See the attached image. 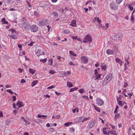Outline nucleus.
I'll return each instance as SVG.
<instances>
[{
	"mask_svg": "<svg viewBox=\"0 0 135 135\" xmlns=\"http://www.w3.org/2000/svg\"><path fill=\"white\" fill-rule=\"evenodd\" d=\"M96 104L98 106H101L104 104L103 100L100 98H98L96 99Z\"/></svg>",
	"mask_w": 135,
	"mask_h": 135,
	"instance_id": "obj_7",
	"label": "nucleus"
},
{
	"mask_svg": "<svg viewBox=\"0 0 135 135\" xmlns=\"http://www.w3.org/2000/svg\"><path fill=\"white\" fill-rule=\"evenodd\" d=\"M120 117V114H115L114 117V119L115 120H117V118H118Z\"/></svg>",
	"mask_w": 135,
	"mask_h": 135,
	"instance_id": "obj_30",
	"label": "nucleus"
},
{
	"mask_svg": "<svg viewBox=\"0 0 135 135\" xmlns=\"http://www.w3.org/2000/svg\"><path fill=\"white\" fill-rule=\"evenodd\" d=\"M40 61L43 63H45L47 61V59H40Z\"/></svg>",
	"mask_w": 135,
	"mask_h": 135,
	"instance_id": "obj_35",
	"label": "nucleus"
},
{
	"mask_svg": "<svg viewBox=\"0 0 135 135\" xmlns=\"http://www.w3.org/2000/svg\"><path fill=\"white\" fill-rule=\"evenodd\" d=\"M16 105L18 106V109L24 106L23 103L21 102L18 101L16 104Z\"/></svg>",
	"mask_w": 135,
	"mask_h": 135,
	"instance_id": "obj_12",
	"label": "nucleus"
},
{
	"mask_svg": "<svg viewBox=\"0 0 135 135\" xmlns=\"http://www.w3.org/2000/svg\"><path fill=\"white\" fill-rule=\"evenodd\" d=\"M97 22L100 23L99 24H100V22H101V21L99 19L98 17L97 18Z\"/></svg>",
	"mask_w": 135,
	"mask_h": 135,
	"instance_id": "obj_53",
	"label": "nucleus"
},
{
	"mask_svg": "<svg viewBox=\"0 0 135 135\" xmlns=\"http://www.w3.org/2000/svg\"><path fill=\"white\" fill-rule=\"evenodd\" d=\"M18 70L21 73H22L23 71V70H22V69L20 68H18Z\"/></svg>",
	"mask_w": 135,
	"mask_h": 135,
	"instance_id": "obj_52",
	"label": "nucleus"
},
{
	"mask_svg": "<svg viewBox=\"0 0 135 135\" xmlns=\"http://www.w3.org/2000/svg\"><path fill=\"white\" fill-rule=\"evenodd\" d=\"M74 90H75V89L74 88H71V89H70V92H72V91H73Z\"/></svg>",
	"mask_w": 135,
	"mask_h": 135,
	"instance_id": "obj_64",
	"label": "nucleus"
},
{
	"mask_svg": "<svg viewBox=\"0 0 135 135\" xmlns=\"http://www.w3.org/2000/svg\"><path fill=\"white\" fill-rule=\"evenodd\" d=\"M83 97L85 99H86V100H89V99L88 98V96H86V95H83Z\"/></svg>",
	"mask_w": 135,
	"mask_h": 135,
	"instance_id": "obj_43",
	"label": "nucleus"
},
{
	"mask_svg": "<svg viewBox=\"0 0 135 135\" xmlns=\"http://www.w3.org/2000/svg\"><path fill=\"white\" fill-rule=\"evenodd\" d=\"M72 124V122H68L65 123L64 125L68 127V126L70 124Z\"/></svg>",
	"mask_w": 135,
	"mask_h": 135,
	"instance_id": "obj_38",
	"label": "nucleus"
},
{
	"mask_svg": "<svg viewBox=\"0 0 135 135\" xmlns=\"http://www.w3.org/2000/svg\"><path fill=\"white\" fill-rule=\"evenodd\" d=\"M13 98L12 101L15 102L16 99V98L15 96H13L12 97Z\"/></svg>",
	"mask_w": 135,
	"mask_h": 135,
	"instance_id": "obj_46",
	"label": "nucleus"
},
{
	"mask_svg": "<svg viewBox=\"0 0 135 135\" xmlns=\"http://www.w3.org/2000/svg\"><path fill=\"white\" fill-rule=\"evenodd\" d=\"M51 15L54 16V17H57L59 16L58 13L56 12H53L51 13Z\"/></svg>",
	"mask_w": 135,
	"mask_h": 135,
	"instance_id": "obj_16",
	"label": "nucleus"
},
{
	"mask_svg": "<svg viewBox=\"0 0 135 135\" xmlns=\"http://www.w3.org/2000/svg\"><path fill=\"white\" fill-rule=\"evenodd\" d=\"M78 38V36H73L72 37V38L73 39H77Z\"/></svg>",
	"mask_w": 135,
	"mask_h": 135,
	"instance_id": "obj_59",
	"label": "nucleus"
},
{
	"mask_svg": "<svg viewBox=\"0 0 135 135\" xmlns=\"http://www.w3.org/2000/svg\"><path fill=\"white\" fill-rule=\"evenodd\" d=\"M67 86L69 88L72 87L73 86V85L69 81H68L67 82Z\"/></svg>",
	"mask_w": 135,
	"mask_h": 135,
	"instance_id": "obj_24",
	"label": "nucleus"
},
{
	"mask_svg": "<svg viewBox=\"0 0 135 135\" xmlns=\"http://www.w3.org/2000/svg\"><path fill=\"white\" fill-rule=\"evenodd\" d=\"M25 82V80L24 79H22L21 80V83H23Z\"/></svg>",
	"mask_w": 135,
	"mask_h": 135,
	"instance_id": "obj_58",
	"label": "nucleus"
},
{
	"mask_svg": "<svg viewBox=\"0 0 135 135\" xmlns=\"http://www.w3.org/2000/svg\"><path fill=\"white\" fill-rule=\"evenodd\" d=\"M47 117V116L45 115H40V114H38L37 115V117L38 118H41L42 117H43L44 119H45V117Z\"/></svg>",
	"mask_w": 135,
	"mask_h": 135,
	"instance_id": "obj_27",
	"label": "nucleus"
},
{
	"mask_svg": "<svg viewBox=\"0 0 135 135\" xmlns=\"http://www.w3.org/2000/svg\"><path fill=\"white\" fill-rule=\"evenodd\" d=\"M133 13H132V16H131V20L132 21H133L134 20V17L133 15Z\"/></svg>",
	"mask_w": 135,
	"mask_h": 135,
	"instance_id": "obj_48",
	"label": "nucleus"
},
{
	"mask_svg": "<svg viewBox=\"0 0 135 135\" xmlns=\"http://www.w3.org/2000/svg\"><path fill=\"white\" fill-rule=\"evenodd\" d=\"M49 131L51 132H53L54 131V129L52 128H50L49 129Z\"/></svg>",
	"mask_w": 135,
	"mask_h": 135,
	"instance_id": "obj_57",
	"label": "nucleus"
},
{
	"mask_svg": "<svg viewBox=\"0 0 135 135\" xmlns=\"http://www.w3.org/2000/svg\"><path fill=\"white\" fill-rule=\"evenodd\" d=\"M70 31L67 30H65L64 31V32L65 34H68L69 33Z\"/></svg>",
	"mask_w": 135,
	"mask_h": 135,
	"instance_id": "obj_44",
	"label": "nucleus"
},
{
	"mask_svg": "<svg viewBox=\"0 0 135 135\" xmlns=\"http://www.w3.org/2000/svg\"><path fill=\"white\" fill-rule=\"evenodd\" d=\"M9 30L10 31L12 32V33L13 34H14L15 33H16V31L15 30H14L13 29H9Z\"/></svg>",
	"mask_w": 135,
	"mask_h": 135,
	"instance_id": "obj_28",
	"label": "nucleus"
},
{
	"mask_svg": "<svg viewBox=\"0 0 135 135\" xmlns=\"http://www.w3.org/2000/svg\"><path fill=\"white\" fill-rule=\"evenodd\" d=\"M38 29V26L35 25H32L30 27V30L32 32H36Z\"/></svg>",
	"mask_w": 135,
	"mask_h": 135,
	"instance_id": "obj_9",
	"label": "nucleus"
},
{
	"mask_svg": "<svg viewBox=\"0 0 135 135\" xmlns=\"http://www.w3.org/2000/svg\"><path fill=\"white\" fill-rule=\"evenodd\" d=\"M69 53L72 56H76L77 55L76 54L74 53V52L71 51H69Z\"/></svg>",
	"mask_w": 135,
	"mask_h": 135,
	"instance_id": "obj_23",
	"label": "nucleus"
},
{
	"mask_svg": "<svg viewBox=\"0 0 135 135\" xmlns=\"http://www.w3.org/2000/svg\"><path fill=\"white\" fill-rule=\"evenodd\" d=\"M99 26H100L99 27H101L103 29H104L105 27V26H103L101 23H100V24H99Z\"/></svg>",
	"mask_w": 135,
	"mask_h": 135,
	"instance_id": "obj_47",
	"label": "nucleus"
},
{
	"mask_svg": "<svg viewBox=\"0 0 135 135\" xmlns=\"http://www.w3.org/2000/svg\"><path fill=\"white\" fill-rule=\"evenodd\" d=\"M9 37L11 38H12L13 39H16L17 38V37L13 35H9Z\"/></svg>",
	"mask_w": 135,
	"mask_h": 135,
	"instance_id": "obj_25",
	"label": "nucleus"
},
{
	"mask_svg": "<svg viewBox=\"0 0 135 135\" xmlns=\"http://www.w3.org/2000/svg\"><path fill=\"white\" fill-rule=\"evenodd\" d=\"M81 62L84 64H86L88 62V59L87 57L84 56H83L81 58Z\"/></svg>",
	"mask_w": 135,
	"mask_h": 135,
	"instance_id": "obj_10",
	"label": "nucleus"
},
{
	"mask_svg": "<svg viewBox=\"0 0 135 135\" xmlns=\"http://www.w3.org/2000/svg\"><path fill=\"white\" fill-rule=\"evenodd\" d=\"M34 15L36 17H38L39 16L38 13L36 11H35L34 12Z\"/></svg>",
	"mask_w": 135,
	"mask_h": 135,
	"instance_id": "obj_40",
	"label": "nucleus"
},
{
	"mask_svg": "<svg viewBox=\"0 0 135 135\" xmlns=\"http://www.w3.org/2000/svg\"><path fill=\"white\" fill-rule=\"evenodd\" d=\"M90 119V117H88V118H84V120H85V121H86L87 120H89Z\"/></svg>",
	"mask_w": 135,
	"mask_h": 135,
	"instance_id": "obj_56",
	"label": "nucleus"
},
{
	"mask_svg": "<svg viewBox=\"0 0 135 135\" xmlns=\"http://www.w3.org/2000/svg\"><path fill=\"white\" fill-rule=\"evenodd\" d=\"M101 75V74H99L97 75H96V77L95 79V80H99V79Z\"/></svg>",
	"mask_w": 135,
	"mask_h": 135,
	"instance_id": "obj_26",
	"label": "nucleus"
},
{
	"mask_svg": "<svg viewBox=\"0 0 135 135\" xmlns=\"http://www.w3.org/2000/svg\"><path fill=\"white\" fill-rule=\"evenodd\" d=\"M33 42H31L30 44H28V45L30 46H32L33 45Z\"/></svg>",
	"mask_w": 135,
	"mask_h": 135,
	"instance_id": "obj_62",
	"label": "nucleus"
},
{
	"mask_svg": "<svg viewBox=\"0 0 135 135\" xmlns=\"http://www.w3.org/2000/svg\"><path fill=\"white\" fill-rule=\"evenodd\" d=\"M115 60L117 62L119 63L120 66H121L122 65V61L120 59L118 58H116L115 59Z\"/></svg>",
	"mask_w": 135,
	"mask_h": 135,
	"instance_id": "obj_13",
	"label": "nucleus"
},
{
	"mask_svg": "<svg viewBox=\"0 0 135 135\" xmlns=\"http://www.w3.org/2000/svg\"><path fill=\"white\" fill-rule=\"evenodd\" d=\"M51 1L53 3H55L58 0H51Z\"/></svg>",
	"mask_w": 135,
	"mask_h": 135,
	"instance_id": "obj_60",
	"label": "nucleus"
},
{
	"mask_svg": "<svg viewBox=\"0 0 135 135\" xmlns=\"http://www.w3.org/2000/svg\"><path fill=\"white\" fill-rule=\"evenodd\" d=\"M105 26L106 27L105 29L107 30L108 28L109 27V25L108 24H106L105 25Z\"/></svg>",
	"mask_w": 135,
	"mask_h": 135,
	"instance_id": "obj_55",
	"label": "nucleus"
},
{
	"mask_svg": "<svg viewBox=\"0 0 135 135\" xmlns=\"http://www.w3.org/2000/svg\"><path fill=\"white\" fill-rule=\"evenodd\" d=\"M128 57L127 59H125V61L126 62V64H127V65H128L129 64V61H128Z\"/></svg>",
	"mask_w": 135,
	"mask_h": 135,
	"instance_id": "obj_50",
	"label": "nucleus"
},
{
	"mask_svg": "<svg viewBox=\"0 0 135 135\" xmlns=\"http://www.w3.org/2000/svg\"><path fill=\"white\" fill-rule=\"evenodd\" d=\"M1 21L2 22H3L4 24H6L8 23V22L6 21L5 18L2 19Z\"/></svg>",
	"mask_w": 135,
	"mask_h": 135,
	"instance_id": "obj_36",
	"label": "nucleus"
},
{
	"mask_svg": "<svg viewBox=\"0 0 135 135\" xmlns=\"http://www.w3.org/2000/svg\"><path fill=\"white\" fill-rule=\"evenodd\" d=\"M103 133L104 134H108L109 130L106 128H103Z\"/></svg>",
	"mask_w": 135,
	"mask_h": 135,
	"instance_id": "obj_14",
	"label": "nucleus"
},
{
	"mask_svg": "<svg viewBox=\"0 0 135 135\" xmlns=\"http://www.w3.org/2000/svg\"><path fill=\"white\" fill-rule=\"evenodd\" d=\"M49 64L52 66L53 64V61L52 59H50L49 61Z\"/></svg>",
	"mask_w": 135,
	"mask_h": 135,
	"instance_id": "obj_29",
	"label": "nucleus"
},
{
	"mask_svg": "<svg viewBox=\"0 0 135 135\" xmlns=\"http://www.w3.org/2000/svg\"><path fill=\"white\" fill-rule=\"evenodd\" d=\"M70 131H72L73 132H74L75 131V129L74 128L72 127L70 129Z\"/></svg>",
	"mask_w": 135,
	"mask_h": 135,
	"instance_id": "obj_61",
	"label": "nucleus"
},
{
	"mask_svg": "<svg viewBox=\"0 0 135 135\" xmlns=\"http://www.w3.org/2000/svg\"><path fill=\"white\" fill-rule=\"evenodd\" d=\"M30 23L28 22L22 23L21 25L22 28L26 31L30 28Z\"/></svg>",
	"mask_w": 135,
	"mask_h": 135,
	"instance_id": "obj_4",
	"label": "nucleus"
},
{
	"mask_svg": "<svg viewBox=\"0 0 135 135\" xmlns=\"http://www.w3.org/2000/svg\"><path fill=\"white\" fill-rule=\"evenodd\" d=\"M118 104L122 106L124 105V103H123L121 101H118Z\"/></svg>",
	"mask_w": 135,
	"mask_h": 135,
	"instance_id": "obj_34",
	"label": "nucleus"
},
{
	"mask_svg": "<svg viewBox=\"0 0 135 135\" xmlns=\"http://www.w3.org/2000/svg\"><path fill=\"white\" fill-rule=\"evenodd\" d=\"M92 105L94 106L95 109L97 112H100V109L96 105H95L94 104H92Z\"/></svg>",
	"mask_w": 135,
	"mask_h": 135,
	"instance_id": "obj_20",
	"label": "nucleus"
},
{
	"mask_svg": "<svg viewBox=\"0 0 135 135\" xmlns=\"http://www.w3.org/2000/svg\"><path fill=\"white\" fill-rule=\"evenodd\" d=\"M7 91L8 92L11 94H13L14 92L12 91V90L11 89H8L7 90Z\"/></svg>",
	"mask_w": 135,
	"mask_h": 135,
	"instance_id": "obj_37",
	"label": "nucleus"
},
{
	"mask_svg": "<svg viewBox=\"0 0 135 135\" xmlns=\"http://www.w3.org/2000/svg\"><path fill=\"white\" fill-rule=\"evenodd\" d=\"M112 74L109 73L105 77L102 83V85L104 86L108 83L112 78Z\"/></svg>",
	"mask_w": 135,
	"mask_h": 135,
	"instance_id": "obj_2",
	"label": "nucleus"
},
{
	"mask_svg": "<svg viewBox=\"0 0 135 135\" xmlns=\"http://www.w3.org/2000/svg\"><path fill=\"white\" fill-rule=\"evenodd\" d=\"M79 93L82 94L84 92V90L83 89H81L79 90Z\"/></svg>",
	"mask_w": 135,
	"mask_h": 135,
	"instance_id": "obj_41",
	"label": "nucleus"
},
{
	"mask_svg": "<svg viewBox=\"0 0 135 135\" xmlns=\"http://www.w3.org/2000/svg\"><path fill=\"white\" fill-rule=\"evenodd\" d=\"M123 37V35L121 33H118L116 35L113 36L112 37V39L115 41L118 40L120 38Z\"/></svg>",
	"mask_w": 135,
	"mask_h": 135,
	"instance_id": "obj_5",
	"label": "nucleus"
},
{
	"mask_svg": "<svg viewBox=\"0 0 135 135\" xmlns=\"http://www.w3.org/2000/svg\"><path fill=\"white\" fill-rule=\"evenodd\" d=\"M101 69L102 70H105L106 69V66L105 65H102Z\"/></svg>",
	"mask_w": 135,
	"mask_h": 135,
	"instance_id": "obj_31",
	"label": "nucleus"
},
{
	"mask_svg": "<svg viewBox=\"0 0 135 135\" xmlns=\"http://www.w3.org/2000/svg\"><path fill=\"white\" fill-rule=\"evenodd\" d=\"M128 94L129 95V98H131V97L132 96L133 94V93L132 92L130 93H128Z\"/></svg>",
	"mask_w": 135,
	"mask_h": 135,
	"instance_id": "obj_51",
	"label": "nucleus"
},
{
	"mask_svg": "<svg viewBox=\"0 0 135 135\" xmlns=\"http://www.w3.org/2000/svg\"><path fill=\"white\" fill-rule=\"evenodd\" d=\"M123 96L121 95H120L119 96L117 97L116 98L117 101H119V100H121L123 97Z\"/></svg>",
	"mask_w": 135,
	"mask_h": 135,
	"instance_id": "obj_22",
	"label": "nucleus"
},
{
	"mask_svg": "<svg viewBox=\"0 0 135 135\" xmlns=\"http://www.w3.org/2000/svg\"><path fill=\"white\" fill-rule=\"evenodd\" d=\"M117 4H119L123 0H115Z\"/></svg>",
	"mask_w": 135,
	"mask_h": 135,
	"instance_id": "obj_32",
	"label": "nucleus"
},
{
	"mask_svg": "<svg viewBox=\"0 0 135 135\" xmlns=\"http://www.w3.org/2000/svg\"><path fill=\"white\" fill-rule=\"evenodd\" d=\"M99 69H98L97 70H96V69L95 70L94 74L95 75H97L98 74V73L97 71H99Z\"/></svg>",
	"mask_w": 135,
	"mask_h": 135,
	"instance_id": "obj_39",
	"label": "nucleus"
},
{
	"mask_svg": "<svg viewBox=\"0 0 135 135\" xmlns=\"http://www.w3.org/2000/svg\"><path fill=\"white\" fill-rule=\"evenodd\" d=\"M35 51L36 55L38 56L44 55L45 53L43 48L41 46L36 47Z\"/></svg>",
	"mask_w": 135,
	"mask_h": 135,
	"instance_id": "obj_1",
	"label": "nucleus"
},
{
	"mask_svg": "<svg viewBox=\"0 0 135 135\" xmlns=\"http://www.w3.org/2000/svg\"><path fill=\"white\" fill-rule=\"evenodd\" d=\"M55 93L56 94L57 96H59L60 94V93H58L57 91H55Z\"/></svg>",
	"mask_w": 135,
	"mask_h": 135,
	"instance_id": "obj_63",
	"label": "nucleus"
},
{
	"mask_svg": "<svg viewBox=\"0 0 135 135\" xmlns=\"http://www.w3.org/2000/svg\"><path fill=\"white\" fill-rule=\"evenodd\" d=\"M49 73L51 74H54L55 73V71L52 70H50L49 71Z\"/></svg>",
	"mask_w": 135,
	"mask_h": 135,
	"instance_id": "obj_42",
	"label": "nucleus"
},
{
	"mask_svg": "<svg viewBox=\"0 0 135 135\" xmlns=\"http://www.w3.org/2000/svg\"><path fill=\"white\" fill-rule=\"evenodd\" d=\"M5 2L7 4H9L11 3V0H5Z\"/></svg>",
	"mask_w": 135,
	"mask_h": 135,
	"instance_id": "obj_49",
	"label": "nucleus"
},
{
	"mask_svg": "<svg viewBox=\"0 0 135 135\" xmlns=\"http://www.w3.org/2000/svg\"><path fill=\"white\" fill-rule=\"evenodd\" d=\"M106 52L107 54H108L112 55L113 54V52L112 50L110 49H108L106 51Z\"/></svg>",
	"mask_w": 135,
	"mask_h": 135,
	"instance_id": "obj_17",
	"label": "nucleus"
},
{
	"mask_svg": "<svg viewBox=\"0 0 135 135\" xmlns=\"http://www.w3.org/2000/svg\"><path fill=\"white\" fill-rule=\"evenodd\" d=\"M49 21L47 19H43L39 22V24L41 26H44L47 24Z\"/></svg>",
	"mask_w": 135,
	"mask_h": 135,
	"instance_id": "obj_8",
	"label": "nucleus"
},
{
	"mask_svg": "<svg viewBox=\"0 0 135 135\" xmlns=\"http://www.w3.org/2000/svg\"><path fill=\"white\" fill-rule=\"evenodd\" d=\"M95 122L92 121L91 120L90 121L89 123L88 124L87 127L90 129L95 125Z\"/></svg>",
	"mask_w": 135,
	"mask_h": 135,
	"instance_id": "obj_11",
	"label": "nucleus"
},
{
	"mask_svg": "<svg viewBox=\"0 0 135 135\" xmlns=\"http://www.w3.org/2000/svg\"><path fill=\"white\" fill-rule=\"evenodd\" d=\"M128 8L129 9V10L132 11L133 10V7H132L131 6L130 4H128Z\"/></svg>",
	"mask_w": 135,
	"mask_h": 135,
	"instance_id": "obj_33",
	"label": "nucleus"
},
{
	"mask_svg": "<svg viewBox=\"0 0 135 135\" xmlns=\"http://www.w3.org/2000/svg\"><path fill=\"white\" fill-rule=\"evenodd\" d=\"M21 119L22 120H23L25 122L26 124H30V122L27 120H26L23 117H21Z\"/></svg>",
	"mask_w": 135,
	"mask_h": 135,
	"instance_id": "obj_18",
	"label": "nucleus"
},
{
	"mask_svg": "<svg viewBox=\"0 0 135 135\" xmlns=\"http://www.w3.org/2000/svg\"><path fill=\"white\" fill-rule=\"evenodd\" d=\"M55 87L54 85H51L47 87V89H51L54 88Z\"/></svg>",
	"mask_w": 135,
	"mask_h": 135,
	"instance_id": "obj_45",
	"label": "nucleus"
},
{
	"mask_svg": "<svg viewBox=\"0 0 135 135\" xmlns=\"http://www.w3.org/2000/svg\"><path fill=\"white\" fill-rule=\"evenodd\" d=\"M38 82V81L37 80L33 81L31 83V86L32 87H33Z\"/></svg>",
	"mask_w": 135,
	"mask_h": 135,
	"instance_id": "obj_21",
	"label": "nucleus"
},
{
	"mask_svg": "<svg viewBox=\"0 0 135 135\" xmlns=\"http://www.w3.org/2000/svg\"><path fill=\"white\" fill-rule=\"evenodd\" d=\"M128 85V84L127 83H125L123 85V87L124 88L126 87Z\"/></svg>",
	"mask_w": 135,
	"mask_h": 135,
	"instance_id": "obj_54",
	"label": "nucleus"
},
{
	"mask_svg": "<svg viewBox=\"0 0 135 135\" xmlns=\"http://www.w3.org/2000/svg\"><path fill=\"white\" fill-rule=\"evenodd\" d=\"M92 41V39L91 36L88 34L86 35L83 38V42L84 43H90Z\"/></svg>",
	"mask_w": 135,
	"mask_h": 135,
	"instance_id": "obj_3",
	"label": "nucleus"
},
{
	"mask_svg": "<svg viewBox=\"0 0 135 135\" xmlns=\"http://www.w3.org/2000/svg\"><path fill=\"white\" fill-rule=\"evenodd\" d=\"M76 23V21L75 20H73L71 21V24L70 25L72 27H76V26L75 25Z\"/></svg>",
	"mask_w": 135,
	"mask_h": 135,
	"instance_id": "obj_15",
	"label": "nucleus"
},
{
	"mask_svg": "<svg viewBox=\"0 0 135 135\" xmlns=\"http://www.w3.org/2000/svg\"><path fill=\"white\" fill-rule=\"evenodd\" d=\"M29 73L31 74H33L35 73L36 70L34 69H32L31 68H30L29 70Z\"/></svg>",
	"mask_w": 135,
	"mask_h": 135,
	"instance_id": "obj_19",
	"label": "nucleus"
},
{
	"mask_svg": "<svg viewBox=\"0 0 135 135\" xmlns=\"http://www.w3.org/2000/svg\"><path fill=\"white\" fill-rule=\"evenodd\" d=\"M110 7L111 9L113 10H116L118 9V6L114 2L110 3Z\"/></svg>",
	"mask_w": 135,
	"mask_h": 135,
	"instance_id": "obj_6",
	"label": "nucleus"
}]
</instances>
